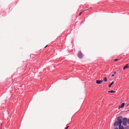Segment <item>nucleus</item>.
<instances>
[{"mask_svg": "<svg viewBox=\"0 0 129 129\" xmlns=\"http://www.w3.org/2000/svg\"><path fill=\"white\" fill-rule=\"evenodd\" d=\"M122 116H119L117 118V121H115L114 124V126H116L118 125L120 126L122 124Z\"/></svg>", "mask_w": 129, "mask_h": 129, "instance_id": "obj_1", "label": "nucleus"}, {"mask_svg": "<svg viewBox=\"0 0 129 129\" xmlns=\"http://www.w3.org/2000/svg\"><path fill=\"white\" fill-rule=\"evenodd\" d=\"M78 56L80 58H82L83 57V55L81 51H80L77 54Z\"/></svg>", "mask_w": 129, "mask_h": 129, "instance_id": "obj_2", "label": "nucleus"}, {"mask_svg": "<svg viewBox=\"0 0 129 129\" xmlns=\"http://www.w3.org/2000/svg\"><path fill=\"white\" fill-rule=\"evenodd\" d=\"M127 119L124 118L122 119V124L124 126H126L127 124Z\"/></svg>", "mask_w": 129, "mask_h": 129, "instance_id": "obj_3", "label": "nucleus"}, {"mask_svg": "<svg viewBox=\"0 0 129 129\" xmlns=\"http://www.w3.org/2000/svg\"><path fill=\"white\" fill-rule=\"evenodd\" d=\"M103 81L102 80H97L96 81V83L98 84H100L102 83Z\"/></svg>", "mask_w": 129, "mask_h": 129, "instance_id": "obj_4", "label": "nucleus"}, {"mask_svg": "<svg viewBox=\"0 0 129 129\" xmlns=\"http://www.w3.org/2000/svg\"><path fill=\"white\" fill-rule=\"evenodd\" d=\"M129 67L128 65V64H126L123 67V69L124 70L126 68H128Z\"/></svg>", "mask_w": 129, "mask_h": 129, "instance_id": "obj_5", "label": "nucleus"}, {"mask_svg": "<svg viewBox=\"0 0 129 129\" xmlns=\"http://www.w3.org/2000/svg\"><path fill=\"white\" fill-rule=\"evenodd\" d=\"M125 105V104L124 103H123L121 104L120 106H119V109L120 108H122L124 107V106Z\"/></svg>", "mask_w": 129, "mask_h": 129, "instance_id": "obj_6", "label": "nucleus"}, {"mask_svg": "<svg viewBox=\"0 0 129 129\" xmlns=\"http://www.w3.org/2000/svg\"><path fill=\"white\" fill-rule=\"evenodd\" d=\"M114 83V82L113 81H112L111 83L110 84H109V85H108V87H110Z\"/></svg>", "mask_w": 129, "mask_h": 129, "instance_id": "obj_7", "label": "nucleus"}, {"mask_svg": "<svg viewBox=\"0 0 129 129\" xmlns=\"http://www.w3.org/2000/svg\"><path fill=\"white\" fill-rule=\"evenodd\" d=\"M119 129H124V128L122 126H119Z\"/></svg>", "mask_w": 129, "mask_h": 129, "instance_id": "obj_8", "label": "nucleus"}, {"mask_svg": "<svg viewBox=\"0 0 129 129\" xmlns=\"http://www.w3.org/2000/svg\"><path fill=\"white\" fill-rule=\"evenodd\" d=\"M116 92L115 91H114L113 90H111L110 91H108V92H111V93H114V92Z\"/></svg>", "mask_w": 129, "mask_h": 129, "instance_id": "obj_9", "label": "nucleus"}, {"mask_svg": "<svg viewBox=\"0 0 129 129\" xmlns=\"http://www.w3.org/2000/svg\"><path fill=\"white\" fill-rule=\"evenodd\" d=\"M104 80L105 82H106L107 81V79L106 77H105L104 78Z\"/></svg>", "mask_w": 129, "mask_h": 129, "instance_id": "obj_10", "label": "nucleus"}, {"mask_svg": "<svg viewBox=\"0 0 129 129\" xmlns=\"http://www.w3.org/2000/svg\"><path fill=\"white\" fill-rule=\"evenodd\" d=\"M116 72L115 71L114 72V74H112V75H111V77H113V76H114V74H116Z\"/></svg>", "mask_w": 129, "mask_h": 129, "instance_id": "obj_11", "label": "nucleus"}, {"mask_svg": "<svg viewBox=\"0 0 129 129\" xmlns=\"http://www.w3.org/2000/svg\"><path fill=\"white\" fill-rule=\"evenodd\" d=\"M119 60V59H116L114 60V61H117V60Z\"/></svg>", "mask_w": 129, "mask_h": 129, "instance_id": "obj_12", "label": "nucleus"}, {"mask_svg": "<svg viewBox=\"0 0 129 129\" xmlns=\"http://www.w3.org/2000/svg\"><path fill=\"white\" fill-rule=\"evenodd\" d=\"M69 126H68L65 128L64 129H67Z\"/></svg>", "mask_w": 129, "mask_h": 129, "instance_id": "obj_13", "label": "nucleus"}, {"mask_svg": "<svg viewBox=\"0 0 129 129\" xmlns=\"http://www.w3.org/2000/svg\"><path fill=\"white\" fill-rule=\"evenodd\" d=\"M83 12H80V13L79 14V16H80L81 15V14H82V13Z\"/></svg>", "mask_w": 129, "mask_h": 129, "instance_id": "obj_14", "label": "nucleus"}, {"mask_svg": "<svg viewBox=\"0 0 129 129\" xmlns=\"http://www.w3.org/2000/svg\"><path fill=\"white\" fill-rule=\"evenodd\" d=\"M127 122L128 123V122L129 123V119L127 121Z\"/></svg>", "mask_w": 129, "mask_h": 129, "instance_id": "obj_15", "label": "nucleus"}, {"mask_svg": "<svg viewBox=\"0 0 129 129\" xmlns=\"http://www.w3.org/2000/svg\"><path fill=\"white\" fill-rule=\"evenodd\" d=\"M84 10L82 12H83L85 11H86V10Z\"/></svg>", "mask_w": 129, "mask_h": 129, "instance_id": "obj_16", "label": "nucleus"}, {"mask_svg": "<svg viewBox=\"0 0 129 129\" xmlns=\"http://www.w3.org/2000/svg\"><path fill=\"white\" fill-rule=\"evenodd\" d=\"M114 129H118V128L117 127L115 128Z\"/></svg>", "mask_w": 129, "mask_h": 129, "instance_id": "obj_17", "label": "nucleus"}, {"mask_svg": "<svg viewBox=\"0 0 129 129\" xmlns=\"http://www.w3.org/2000/svg\"><path fill=\"white\" fill-rule=\"evenodd\" d=\"M47 46H48V45H46V46L45 47V48H45Z\"/></svg>", "mask_w": 129, "mask_h": 129, "instance_id": "obj_18", "label": "nucleus"}, {"mask_svg": "<svg viewBox=\"0 0 129 129\" xmlns=\"http://www.w3.org/2000/svg\"><path fill=\"white\" fill-rule=\"evenodd\" d=\"M121 72V71H120V72H119V73H120Z\"/></svg>", "mask_w": 129, "mask_h": 129, "instance_id": "obj_19", "label": "nucleus"}]
</instances>
